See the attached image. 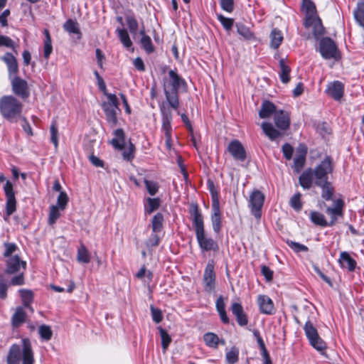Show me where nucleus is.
I'll use <instances>...</instances> for the list:
<instances>
[{
  "mask_svg": "<svg viewBox=\"0 0 364 364\" xmlns=\"http://www.w3.org/2000/svg\"><path fill=\"white\" fill-rule=\"evenodd\" d=\"M168 77L163 80V88L166 101L173 109L179 107L178 91L181 88H186V82L176 70H170Z\"/></svg>",
  "mask_w": 364,
  "mask_h": 364,
  "instance_id": "1",
  "label": "nucleus"
},
{
  "mask_svg": "<svg viewBox=\"0 0 364 364\" xmlns=\"http://www.w3.org/2000/svg\"><path fill=\"white\" fill-rule=\"evenodd\" d=\"M22 345L14 343L11 346L7 356L6 364H34V353L28 338H23Z\"/></svg>",
  "mask_w": 364,
  "mask_h": 364,
  "instance_id": "2",
  "label": "nucleus"
},
{
  "mask_svg": "<svg viewBox=\"0 0 364 364\" xmlns=\"http://www.w3.org/2000/svg\"><path fill=\"white\" fill-rule=\"evenodd\" d=\"M23 104L11 95L3 96L0 99V113L10 122H15L21 117Z\"/></svg>",
  "mask_w": 364,
  "mask_h": 364,
  "instance_id": "3",
  "label": "nucleus"
},
{
  "mask_svg": "<svg viewBox=\"0 0 364 364\" xmlns=\"http://www.w3.org/2000/svg\"><path fill=\"white\" fill-rule=\"evenodd\" d=\"M107 97V101L101 104L102 109L105 115V119L111 127H114L118 124L117 116L121 113L119 107V101L115 94L105 92Z\"/></svg>",
  "mask_w": 364,
  "mask_h": 364,
  "instance_id": "4",
  "label": "nucleus"
},
{
  "mask_svg": "<svg viewBox=\"0 0 364 364\" xmlns=\"http://www.w3.org/2000/svg\"><path fill=\"white\" fill-rule=\"evenodd\" d=\"M333 170L332 159L327 156L313 169L315 185H321V183L328 181V175Z\"/></svg>",
  "mask_w": 364,
  "mask_h": 364,
  "instance_id": "5",
  "label": "nucleus"
},
{
  "mask_svg": "<svg viewBox=\"0 0 364 364\" xmlns=\"http://www.w3.org/2000/svg\"><path fill=\"white\" fill-rule=\"evenodd\" d=\"M304 329L311 346L323 353L326 348V344L318 336L317 329L314 324L310 321H307L304 325Z\"/></svg>",
  "mask_w": 364,
  "mask_h": 364,
  "instance_id": "6",
  "label": "nucleus"
},
{
  "mask_svg": "<svg viewBox=\"0 0 364 364\" xmlns=\"http://www.w3.org/2000/svg\"><path fill=\"white\" fill-rule=\"evenodd\" d=\"M264 195L259 190H255L250 196L248 206L256 219H260L262 208L264 202Z\"/></svg>",
  "mask_w": 364,
  "mask_h": 364,
  "instance_id": "7",
  "label": "nucleus"
},
{
  "mask_svg": "<svg viewBox=\"0 0 364 364\" xmlns=\"http://www.w3.org/2000/svg\"><path fill=\"white\" fill-rule=\"evenodd\" d=\"M319 51L324 59H336L338 55L335 42L329 37L322 38L319 43Z\"/></svg>",
  "mask_w": 364,
  "mask_h": 364,
  "instance_id": "8",
  "label": "nucleus"
},
{
  "mask_svg": "<svg viewBox=\"0 0 364 364\" xmlns=\"http://www.w3.org/2000/svg\"><path fill=\"white\" fill-rule=\"evenodd\" d=\"M4 191L6 198V213L8 216H10L16 209L15 193L13 188V184L11 181H6L4 186Z\"/></svg>",
  "mask_w": 364,
  "mask_h": 364,
  "instance_id": "9",
  "label": "nucleus"
},
{
  "mask_svg": "<svg viewBox=\"0 0 364 364\" xmlns=\"http://www.w3.org/2000/svg\"><path fill=\"white\" fill-rule=\"evenodd\" d=\"M196 240L199 247L203 252L213 251L216 252L219 249L218 242L212 237H208L205 234V230L196 234Z\"/></svg>",
  "mask_w": 364,
  "mask_h": 364,
  "instance_id": "10",
  "label": "nucleus"
},
{
  "mask_svg": "<svg viewBox=\"0 0 364 364\" xmlns=\"http://www.w3.org/2000/svg\"><path fill=\"white\" fill-rule=\"evenodd\" d=\"M344 201L339 198L334 200L333 207H327L326 213L330 215L331 220L328 222L329 226H333L339 218L343 216Z\"/></svg>",
  "mask_w": 364,
  "mask_h": 364,
  "instance_id": "11",
  "label": "nucleus"
},
{
  "mask_svg": "<svg viewBox=\"0 0 364 364\" xmlns=\"http://www.w3.org/2000/svg\"><path fill=\"white\" fill-rule=\"evenodd\" d=\"M11 87L13 92L21 97L22 99H26L30 95V91L28 86L27 82L21 78L20 77L15 76L11 80Z\"/></svg>",
  "mask_w": 364,
  "mask_h": 364,
  "instance_id": "12",
  "label": "nucleus"
},
{
  "mask_svg": "<svg viewBox=\"0 0 364 364\" xmlns=\"http://www.w3.org/2000/svg\"><path fill=\"white\" fill-rule=\"evenodd\" d=\"M203 283L205 291L212 292L215 290V273L213 262H209L205 267L203 274Z\"/></svg>",
  "mask_w": 364,
  "mask_h": 364,
  "instance_id": "13",
  "label": "nucleus"
},
{
  "mask_svg": "<svg viewBox=\"0 0 364 364\" xmlns=\"http://www.w3.org/2000/svg\"><path fill=\"white\" fill-rule=\"evenodd\" d=\"M159 108L162 115V132H164L165 136L171 135V110L169 107H166L164 103L160 105Z\"/></svg>",
  "mask_w": 364,
  "mask_h": 364,
  "instance_id": "14",
  "label": "nucleus"
},
{
  "mask_svg": "<svg viewBox=\"0 0 364 364\" xmlns=\"http://www.w3.org/2000/svg\"><path fill=\"white\" fill-rule=\"evenodd\" d=\"M190 214L191 216L193 225L195 228L196 234L205 230L203 217L198 208V205L193 204L190 208Z\"/></svg>",
  "mask_w": 364,
  "mask_h": 364,
  "instance_id": "15",
  "label": "nucleus"
},
{
  "mask_svg": "<svg viewBox=\"0 0 364 364\" xmlns=\"http://www.w3.org/2000/svg\"><path fill=\"white\" fill-rule=\"evenodd\" d=\"M212 210L211 222L213 229L215 233H219L221 229V214L218 199L214 196H213Z\"/></svg>",
  "mask_w": 364,
  "mask_h": 364,
  "instance_id": "16",
  "label": "nucleus"
},
{
  "mask_svg": "<svg viewBox=\"0 0 364 364\" xmlns=\"http://www.w3.org/2000/svg\"><path fill=\"white\" fill-rule=\"evenodd\" d=\"M228 151L236 160L244 161L246 159L245 149L238 140L231 141L228 146Z\"/></svg>",
  "mask_w": 364,
  "mask_h": 364,
  "instance_id": "17",
  "label": "nucleus"
},
{
  "mask_svg": "<svg viewBox=\"0 0 364 364\" xmlns=\"http://www.w3.org/2000/svg\"><path fill=\"white\" fill-rule=\"evenodd\" d=\"M26 262L21 260L18 255L11 256L6 260V273L13 274L20 272L21 269H25Z\"/></svg>",
  "mask_w": 364,
  "mask_h": 364,
  "instance_id": "18",
  "label": "nucleus"
},
{
  "mask_svg": "<svg viewBox=\"0 0 364 364\" xmlns=\"http://www.w3.org/2000/svg\"><path fill=\"white\" fill-rule=\"evenodd\" d=\"M326 92L333 100L339 101L343 96L344 85L338 80L331 82L327 85Z\"/></svg>",
  "mask_w": 364,
  "mask_h": 364,
  "instance_id": "19",
  "label": "nucleus"
},
{
  "mask_svg": "<svg viewBox=\"0 0 364 364\" xmlns=\"http://www.w3.org/2000/svg\"><path fill=\"white\" fill-rule=\"evenodd\" d=\"M257 304L259 311L266 315H272L275 312L272 300L267 295H259Z\"/></svg>",
  "mask_w": 364,
  "mask_h": 364,
  "instance_id": "20",
  "label": "nucleus"
},
{
  "mask_svg": "<svg viewBox=\"0 0 364 364\" xmlns=\"http://www.w3.org/2000/svg\"><path fill=\"white\" fill-rule=\"evenodd\" d=\"M230 310L232 314L235 316L236 321L239 326H245L248 323L247 316L245 313L241 304L237 302L232 303L230 307Z\"/></svg>",
  "mask_w": 364,
  "mask_h": 364,
  "instance_id": "21",
  "label": "nucleus"
},
{
  "mask_svg": "<svg viewBox=\"0 0 364 364\" xmlns=\"http://www.w3.org/2000/svg\"><path fill=\"white\" fill-rule=\"evenodd\" d=\"M274 124L281 130H287L290 125L289 114L284 110H277L274 115Z\"/></svg>",
  "mask_w": 364,
  "mask_h": 364,
  "instance_id": "22",
  "label": "nucleus"
},
{
  "mask_svg": "<svg viewBox=\"0 0 364 364\" xmlns=\"http://www.w3.org/2000/svg\"><path fill=\"white\" fill-rule=\"evenodd\" d=\"M0 59L4 61L8 69L9 77L13 75H16L18 72V65L16 57L11 53H6V54L1 57Z\"/></svg>",
  "mask_w": 364,
  "mask_h": 364,
  "instance_id": "23",
  "label": "nucleus"
},
{
  "mask_svg": "<svg viewBox=\"0 0 364 364\" xmlns=\"http://www.w3.org/2000/svg\"><path fill=\"white\" fill-rule=\"evenodd\" d=\"M314 178L313 169L309 168L306 169L299 176V182L300 186L306 190H309L312 187L313 179Z\"/></svg>",
  "mask_w": 364,
  "mask_h": 364,
  "instance_id": "24",
  "label": "nucleus"
},
{
  "mask_svg": "<svg viewBox=\"0 0 364 364\" xmlns=\"http://www.w3.org/2000/svg\"><path fill=\"white\" fill-rule=\"evenodd\" d=\"M298 151L299 154H297L294 159V168L296 173H299L304 166L306 149L304 146L300 145L298 148Z\"/></svg>",
  "mask_w": 364,
  "mask_h": 364,
  "instance_id": "25",
  "label": "nucleus"
},
{
  "mask_svg": "<svg viewBox=\"0 0 364 364\" xmlns=\"http://www.w3.org/2000/svg\"><path fill=\"white\" fill-rule=\"evenodd\" d=\"M277 112L276 106L270 101L265 100L261 105L259 116L260 118L265 119L269 117L272 114L274 115Z\"/></svg>",
  "mask_w": 364,
  "mask_h": 364,
  "instance_id": "26",
  "label": "nucleus"
},
{
  "mask_svg": "<svg viewBox=\"0 0 364 364\" xmlns=\"http://www.w3.org/2000/svg\"><path fill=\"white\" fill-rule=\"evenodd\" d=\"M261 127L265 135L271 141H275L282 135V134L279 130L276 129L270 122H262Z\"/></svg>",
  "mask_w": 364,
  "mask_h": 364,
  "instance_id": "27",
  "label": "nucleus"
},
{
  "mask_svg": "<svg viewBox=\"0 0 364 364\" xmlns=\"http://www.w3.org/2000/svg\"><path fill=\"white\" fill-rule=\"evenodd\" d=\"M338 262L343 268H347L349 271H354L356 262L347 252H342L340 255Z\"/></svg>",
  "mask_w": 364,
  "mask_h": 364,
  "instance_id": "28",
  "label": "nucleus"
},
{
  "mask_svg": "<svg viewBox=\"0 0 364 364\" xmlns=\"http://www.w3.org/2000/svg\"><path fill=\"white\" fill-rule=\"evenodd\" d=\"M115 136L111 141L112 145L117 149L122 150L124 146L125 135L122 129H117L114 132Z\"/></svg>",
  "mask_w": 364,
  "mask_h": 364,
  "instance_id": "29",
  "label": "nucleus"
},
{
  "mask_svg": "<svg viewBox=\"0 0 364 364\" xmlns=\"http://www.w3.org/2000/svg\"><path fill=\"white\" fill-rule=\"evenodd\" d=\"M353 17L358 24L364 28V0H360L353 11Z\"/></svg>",
  "mask_w": 364,
  "mask_h": 364,
  "instance_id": "30",
  "label": "nucleus"
},
{
  "mask_svg": "<svg viewBox=\"0 0 364 364\" xmlns=\"http://www.w3.org/2000/svg\"><path fill=\"white\" fill-rule=\"evenodd\" d=\"M322 190L321 197L326 200H331L334 193V188L328 181L321 183V185H316Z\"/></svg>",
  "mask_w": 364,
  "mask_h": 364,
  "instance_id": "31",
  "label": "nucleus"
},
{
  "mask_svg": "<svg viewBox=\"0 0 364 364\" xmlns=\"http://www.w3.org/2000/svg\"><path fill=\"white\" fill-rule=\"evenodd\" d=\"M279 78L283 83L287 84L290 80L289 74L291 72V68L288 65L286 64L285 60L284 58H282L279 60Z\"/></svg>",
  "mask_w": 364,
  "mask_h": 364,
  "instance_id": "32",
  "label": "nucleus"
},
{
  "mask_svg": "<svg viewBox=\"0 0 364 364\" xmlns=\"http://www.w3.org/2000/svg\"><path fill=\"white\" fill-rule=\"evenodd\" d=\"M203 341L207 346L217 349L220 343V338L217 334L208 332L203 335Z\"/></svg>",
  "mask_w": 364,
  "mask_h": 364,
  "instance_id": "33",
  "label": "nucleus"
},
{
  "mask_svg": "<svg viewBox=\"0 0 364 364\" xmlns=\"http://www.w3.org/2000/svg\"><path fill=\"white\" fill-rule=\"evenodd\" d=\"M26 320V313L21 306H18L12 316L11 322L14 327H18Z\"/></svg>",
  "mask_w": 364,
  "mask_h": 364,
  "instance_id": "34",
  "label": "nucleus"
},
{
  "mask_svg": "<svg viewBox=\"0 0 364 364\" xmlns=\"http://www.w3.org/2000/svg\"><path fill=\"white\" fill-rule=\"evenodd\" d=\"M310 220L316 225H319L321 227L329 226L328 222L326 220L325 216L319 212L311 211L310 213Z\"/></svg>",
  "mask_w": 364,
  "mask_h": 364,
  "instance_id": "35",
  "label": "nucleus"
},
{
  "mask_svg": "<svg viewBox=\"0 0 364 364\" xmlns=\"http://www.w3.org/2000/svg\"><path fill=\"white\" fill-rule=\"evenodd\" d=\"M270 38L271 48L277 49L283 41V35L279 29L274 28L270 33Z\"/></svg>",
  "mask_w": 364,
  "mask_h": 364,
  "instance_id": "36",
  "label": "nucleus"
},
{
  "mask_svg": "<svg viewBox=\"0 0 364 364\" xmlns=\"http://www.w3.org/2000/svg\"><path fill=\"white\" fill-rule=\"evenodd\" d=\"M237 33L246 40H252L255 38L253 33L250 28L242 23H236Z\"/></svg>",
  "mask_w": 364,
  "mask_h": 364,
  "instance_id": "37",
  "label": "nucleus"
},
{
  "mask_svg": "<svg viewBox=\"0 0 364 364\" xmlns=\"http://www.w3.org/2000/svg\"><path fill=\"white\" fill-rule=\"evenodd\" d=\"M19 293L24 306L33 311V308L30 306L33 299V292L28 289H20Z\"/></svg>",
  "mask_w": 364,
  "mask_h": 364,
  "instance_id": "38",
  "label": "nucleus"
},
{
  "mask_svg": "<svg viewBox=\"0 0 364 364\" xmlns=\"http://www.w3.org/2000/svg\"><path fill=\"white\" fill-rule=\"evenodd\" d=\"M164 216L161 213H157L151 220L152 231L155 233L160 232L163 228Z\"/></svg>",
  "mask_w": 364,
  "mask_h": 364,
  "instance_id": "39",
  "label": "nucleus"
},
{
  "mask_svg": "<svg viewBox=\"0 0 364 364\" xmlns=\"http://www.w3.org/2000/svg\"><path fill=\"white\" fill-rule=\"evenodd\" d=\"M44 34H45L46 38L44 41V46H43L44 54H43V55L46 59H48L50 57V55L51 54V53L53 51V47H52V44H51V38H50L49 31L47 29L44 30Z\"/></svg>",
  "mask_w": 364,
  "mask_h": 364,
  "instance_id": "40",
  "label": "nucleus"
},
{
  "mask_svg": "<svg viewBox=\"0 0 364 364\" xmlns=\"http://www.w3.org/2000/svg\"><path fill=\"white\" fill-rule=\"evenodd\" d=\"M63 28L69 33L80 34L77 22L73 19L67 20L63 25Z\"/></svg>",
  "mask_w": 364,
  "mask_h": 364,
  "instance_id": "41",
  "label": "nucleus"
},
{
  "mask_svg": "<svg viewBox=\"0 0 364 364\" xmlns=\"http://www.w3.org/2000/svg\"><path fill=\"white\" fill-rule=\"evenodd\" d=\"M239 360V350L233 346L225 354V360L228 364H235Z\"/></svg>",
  "mask_w": 364,
  "mask_h": 364,
  "instance_id": "42",
  "label": "nucleus"
},
{
  "mask_svg": "<svg viewBox=\"0 0 364 364\" xmlns=\"http://www.w3.org/2000/svg\"><path fill=\"white\" fill-rule=\"evenodd\" d=\"M77 259L78 262L85 264H87L90 262V254L85 245H81L78 249Z\"/></svg>",
  "mask_w": 364,
  "mask_h": 364,
  "instance_id": "43",
  "label": "nucleus"
},
{
  "mask_svg": "<svg viewBox=\"0 0 364 364\" xmlns=\"http://www.w3.org/2000/svg\"><path fill=\"white\" fill-rule=\"evenodd\" d=\"M118 36L124 45L127 48H129L132 46V42L130 40L129 34L125 29H117Z\"/></svg>",
  "mask_w": 364,
  "mask_h": 364,
  "instance_id": "44",
  "label": "nucleus"
},
{
  "mask_svg": "<svg viewBox=\"0 0 364 364\" xmlns=\"http://www.w3.org/2000/svg\"><path fill=\"white\" fill-rule=\"evenodd\" d=\"M320 18L318 16L316 12L314 14H305L304 18V26L307 28H311L314 25H315L318 21H320Z\"/></svg>",
  "mask_w": 364,
  "mask_h": 364,
  "instance_id": "45",
  "label": "nucleus"
},
{
  "mask_svg": "<svg viewBox=\"0 0 364 364\" xmlns=\"http://www.w3.org/2000/svg\"><path fill=\"white\" fill-rule=\"evenodd\" d=\"M301 194L300 193H295L289 201L290 206L296 211H300L302 208V203L301 201Z\"/></svg>",
  "mask_w": 364,
  "mask_h": 364,
  "instance_id": "46",
  "label": "nucleus"
},
{
  "mask_svg": "<svg viewBox=\"0 0 364 364\" xmlns=\"http://www.w3.org/2000/svg\"><path fill=\"white\" fill-rule=\"evenodd\" d=\"M38 333L42 339L49 341L53 336V331L49 326L41 325L38 328Z\"/></svg>",
  "mask_w": 364,
  "mask_h": 364,
  "instance_id": "47",
  "label": "nucleus"
},
{
  "mask_svg": "<svg viewBox=\"0 0 364 364\" xmlns=\"http://www.w3.org/2000/svg\"><path fill=\"white\" fill-rule=\"evenodd\" d=\"M141 47L146 50L147 53H151L154 50L151 39L149 36H142L141 38Z\"/></svg>",
  "mask_w": 364,
  "mask_h": 364,
  "instance_id": "48",
  "label": "nucleus"
},
{
  "mask_svg": "<svg viewBox=\"0 0 364 364\" xmlns=\"http://www.w3.org/2000/svg\"><path fill=\"white\" fill-rule=\"evenodd\" d=\"M148 207L146 208V212L149 214H151L154 210H157L160 206V200L159 198H147Z\"/></svg>",
  "mask_w": 364,
  "mask_h": 364,
  "instance_id": "49",
  "label": "nucleus"
},
{
  "mask_svg": "<svg viewBox=\"0 0 364 364\" xmlns=\"http://www.w3.org/2000/svg\"><path fill=\"white\" fill-rule=\"evenodd\" d=\"M59 208L56 205H52L50 209L48 215V223L53 225L56 220L60 218V213L59 212Z\"/></svg>",
  "mask_w": 364,
  "mask_h": 364,
  "instance_id": "50",
  "label": "nucleus"
},
{
  "mask_svg": "<svg viewBox=\"0 0 364 364\" xmlns=\"http://www.w3.org/2000/svg\"><path fill=\"white\" fill-rule=\"evenodd\" d=\"M159 329L160 332V336L161 338L162 348L165 350H166L170 343L171 342V338L166 330H164L161 327H159Z\"/></svg>",
  "mask_w": 364,
  "mask_h": 364,
  "instance_id": "51",
  "label": "nucleus"
},
{
  "mask_svg": "<svg viewBox=\"0 0 364 364\" xmlns=\"http://www.w3.org/2000/svg\"><path fill=\"white\" fill-rule=\"evenodd\" d=\"M311 28L312 33L316 39L320 38L324 34V28L322 25L321 20L318 21Z\"/></svg>",
  "mask_w": 364,
  "mask_h": 364,
  "instance_id": "52",
  "label": "nucleus"
},
{
  "mask_svg": "<svg viewBox=\"0 0 364 364\" xmlns=\"http://www.w3.org/2000/svg\"><path fill=\"white\" fill-rule=\"evenodd\" d=\"M126 21L131 33L136 34L138 31V22L132 16H128L126 18Z\"/></svg>",
  "mask_w": 364,
  "mask_h": 364,
  "instance_id": "53",
  "label": "nucleus"
},
{
  "mask_svg": "<svg viewBox=\"0 0 364 364\" xmlns=\"http://www.w3.org/2000/svg\"><path fill=\"white\" fill-rule=\"evenodd\" d=\"M50 135H51V137H50L51 142L54 144L55 147L57 148L58 144V127H57L55 121H53L51 123V125L50 127Z\"/></svg>",
  "mask_w": 364,
  "mask_h": 364,
  "instance_id": "54",
  "label": "nucleus"
},
{
  "mask_svg": "<svg viewBox=\"0 0 364 364\" xmlns=\"http://www.w3.org/2000/svg\"><path fill=\"white\" fill-rule=\"evenodd\" d=\"M144 183L147 191L151 196H154L156 194L159 190V186L156 182L145 179Z\"/></svg>",
  "mask_w": 364,
  "mask_h": 364,
  "instance_id": "55",
  "label": "nucleus"
},
{
  "mask_svg": "<svg viewBox=\"0 0 364 364\" xmlns=\"http://www.w3.org/2000/svg\"><path fill=\"white\" fill-rule=\"evenodd\" d=\"M287 243L289 247L296 252H307L309 250V248L306 245L296 242L288 240Z\"/></svg>",
  "mask_w": 364,
  "mask_h": 364,
  "instance_id": "56",
  "label": "nucleus"
},
{
  "mask_svg": "<svg viewBox=\"0 0 364 364\" xmlns=\"http://www.w3.org/2000/svg\"><path fill=\"white\" fill-rule=\"evenodd\" d=\"M302 8L306 14H314L316 12V6L311 0H302Z\"/></svg>",
  "mask_w": 364,
  "mask_h": 364,
  "instance_id": "57",
  "label": "nucleus"
},
{
  "mask_svg": "<svg viewBox=\"0 0 364 364\" xmlns=\"http://www.w3.org/2000/svg\"><path fill=\"white\" fill-rule=\"evenodd\" d=\"M150 310L153 321L156 323H159L163 320L162 311L159 309L155 308L154 306H151Z\"/></svg>",
  "mask_w": 364,
  "mask_h": 364,
  "instance_id": "58",
  "label": "nucleus"
},
{
  "mask_svg": "<svg viewBox=\"0 0 364 364\" xmlns=\"http://www.w3.org/2000/svg\"><path fill=\"white\" fill-rule=\"evenodd\" d=\"M68 202V197L67 193L64 191H60L58 198H57V205L58 208L61 210H64L67 203Z\"/></svg>",
  "mask_w": 364,
  "mask_h": 364,
  "instance_id": "59",
  "label": "nucleus"
},
{
  "mask_svg": "<svg viewBox=\"0 0 364 364\" xmlns=\"http://www.w3.org/2000/svg\"><path fill=\"white\" fill-rule=\"evenodd\" d=\"M218 18L223 26L228 31L230 30L233 26L234 21L232 18L225 17L223 15H218Z\"/></svg>",
  "mask_w": 364,
  "mask_h": 364,
  "instance_id": "60",
  "label": "nucleus"
},
{
  "mask_svg": "<svg viewBox=\"0 0 364 364\" xmlns=\"http://www.w3.org/2000/svg\"><path fill=\"white\" fill-rule=\"evenodd\" d=\"M160 238L155 232L151 235L150 237L146 242V245L149 248L157 247L159 245Z\"/></svg>",
  "mask_w": 364,
  "mask_h": 364,
  "instance_id": "61",
  "label": "nucleus"
},
{
  "mask_svg": "<svg viewBox=\"0 0 364 364\" xmlns=\"http://www.w3.org/2000/svg\"><path fill=\"white\" fill-rule=\"evenodd\" d=\"M282 151L284 154V156L287 160L291 159L294 152V149L292 146H291L288 143H285L282 147Z\"/></svg>",
  "mask_w": 364,
  "mask_h": 364,
  "instance_id": "62",
  "label": "nucleus"
},
{
  "mask_svg": "<svg viewBox=\"0 0 364 364\" xmlns=\"http://www.w3.org/2000/svg\"><path fill=\"white\" fill-rule=\"evenodd\" d=\"M220 6L226 12L231 13L234 9V0H220Z\"/></svg>",
  "mask_w": 364,
  "mask_h": 364,
  "instance_id": "63",
  "label": "nucleus"
},
{
  "mask_svg": "<svg viewBox=\"0 0 364 364\" xmlns=\"http://www.w3.org/2000/svg\"><path fill=\"white\" fill-rule=\"evenodd\" d=\"M5 251L4 252V256L6 257H10L11 255L15 252L17 250V246L14 243L6 242L4 243Z\"/></svg>",
  "mask_w": 364,
  "mask_h": 364,
  "instance_id": "64",
  "label": "nucleus"
}]
</instances>
